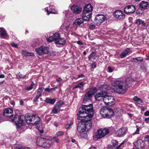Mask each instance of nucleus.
<instances>
[{
    "label": "nucleus",
    "instance_id": "1",
    "mask_svg": "<svg viewBox=\"0 0 149 149\" xmlns=\"http://www.w3.org/2000/svg\"><path fill=\"white\" fill-rule=\"evenodd\" d=\"M132 80L130 77H128L125 80L124 86V81L120 80L114 81L112 84V89L116 93L119 94H124L126 91V86L130 85Z\"/></svg>",
    "mask_w": 149,
    "mask_h": 149
},
{
    "label": "nucleus",
    "instance_id": "2",
    "mask_svg": "<svg viewBox=\"0 0 149 149\" xmlns=\"http://www.w3.org/2000/svg\"><path fill=\"white\" fill-rule=\"evenodd\" d=\"M93 105L91 104L89 105H84L79 109V113H77L78 119L81 118H92L94 114Z\"/></svg>",
    "mask_w": 149,
    "mask_h": 149
},
{
    "label": "nucleus",
    "instance_id": "3",
    "mask_svg": "<svg viewBox=\"0 0 149 149\" xmlns=\"http://www.w3.org/2000/svg\"><path fill=\"white\" fill-rule=\"evenodd\" d=\"M25 118L28 123L36 125L40 123V118L37 115H32L31 116L27 114L26 115Z\"/></svg>",
    "mask_w": 149,
    "mask_h": 149
},
{
    "label": "nucleus",
    "instance_id": "4",
    "mask_svg": "<svg viewBox=\"0 0 149 149\" xmlns=\"http://www.w3.org/2000/svg\"><path fill=\"white\" fill-rule=\"evenodd\" d=\"M109 132V130L106 128H100L97 131L96 137L97 139H100L105 136Z\"/></svg>",
    "mask_w": 149,
    "mask_h": 149
},
{
    "label": "nucleus",
    "instance_id": "5",
    "mask_svg": "<svg viewBox=\"0 0 149 149\" xmlns=\"http://www.w3.org/2000/svg\"><path fill=\"white\" fill-rule=\"evenodd\" d=\"M103 100L106 105L111 106L115 103V100L114 97L112 96H109L105 95L103 98Z\"/></svg>",
    "mask_w": 149,
    "mask_h": 149
},
{
    "label": "nucleus",
    "instance_id": "6",
    "mask_svg": "<svg viewBox=\"0 0 149 149\" xmlns=\"http://www.w3.org/2000/svg\"><path fill=\"white\" fill-rule=\"evenodd\" d=\"M35 50L36 52L40 55L48 54L49 52V47L44 46L36 48Z\"/></svg>",
    "mask_w": 149,
    "mask_h": 149
},
{
    "label": "nucleus",
    "instance_id": "7",
    "mask_svg": "<svg viewBox=\"0 0 149 149\" xmlns=\"http://www.w3.org/2000/svg\"><path fill=\"white\" fill-rule=\"evenodd\" d=\"M105 17L104 15H97L95 17L94 22L96 25L99 26L105 21Z\"/></svg>",
    "mask_w": 149,
    "mask_h": 149
},
{
    "label": "nucleus",
    "instance_id": "8",
    "mask_svg": "<svg viewBox=\"0 0 149 149\" xmlns=\"http://www.w3.org/2000/svg\"><path fill=\"white\" fill-rule=\"evenodd\" d=\"M91 118L89 119L88 117L87 118H81L79 119V120L83 121L85 126L86 128V131H88L90 130L92 127L91 122Z\"/></svg>",
    "mask_w": 149,
    "mask_h": 149
},
{
    "label": "nucleus",
    "instance_id": "9",
    "mask_svg": "<svg viewBox=\"0 0 149 149\" xmlns=\"http://www.w3.org/2000/svg\"><path fill=\"white\" fill-rule=\"evenodd\" d=\"M21 116L17 115H15L13 119V121L14 122L15 125L18 127H19L23 124V120L21 118Z\"/></svg>",
    "mask_w": 149,
    "mask_h": 149
},
{
    "label": "nucleus",
    "instance_id": "10",
    "mask_svg": "<svg viewBox=\"0 0 149 149\" xmlns=\"http://www.w3.org/2000/svg\"><path fill=\"white\" fill-rule=\"evenodd\" d=\"M46 137L45 136H39L37 139V145L43 148V147L46 146V145L44 143Z\"/></svg>",
    "mask_w": 149,
    "mask_h": 149
},
{
    "label": "nucleus",
    "instance_id": "11",
    "mask_svg": "<svg viewBox=\"0 0 149 149\" xmlns=\"http://www.w3.org/2000/svg\"><path fill=\"white\" fill-rule=\"evenodd\" d=\"M136 10L135 6L133 5H128L126 6L124 8V12L127 14H132L134 13Z\"/></svg>",
    "mask_w": 149,
    "mask_h": 149
},
{
    "label": "nucleus",
    "instance_id": "12",
    "mask_svg": "<svg viewBox=\"0 0 149 149\" xmlns=\"http://www.w3.org/2000/svg\"><path fill=\"white\" fill-rule=\"evenodd\" d=\"M3 115L7 118H12L13 116V111L10 108L6 109L4 111Z\"/></svg>",
    "mask_w": 149,
    "mask_h": 149
},
{
    "label": "nucleus",
    "instance_id": "13",
    "mask_svg": "<svg viewBox=\"0 0 149 149\" xmlns=\"http://www.w3.org/2000/svg\"><path fill=\"white\" fill-rule=\"evenodd\" d=\"M114 17L119 19H123L125 18V16L120 10H117L114 13Z\"/></svg>",
    "mask_w": 149,
    "mask_h": 149
},
{
    "label": "nucleus",
    "instance_id": "14",
    "mask_svg": "<svg viewBox=\"0 0 149 149\" xmlns=\"http://www.w3.org/2000/svg\"><path fill=\"white\" fill-rule=\"evenodd\" d=\"M83 121L80 120L79 122L78 123L77 127V130L79 132H82L86 131V128L85 126Z\"/></svg>",
    "mask_w": 149,
    "mask_h": 149
},
{
    "label": "nucleus",
    "instance_id": "15",
    "mask_svg": "<svg viewBox=\"0 0 149 149\" xmlns=\"http://www.w3.org/2000/svg\"><path fill=\"white\" fill-rule=\"evenodd\" d=\"M60 37V36L59 33L58 32H56L52 36H50L47 39V40L48 42L56 41L59 39Z\"/></svg>",
    "mask_w": 149,
    "mask_h": 149
},
{
    "label": "nucleus",
    "instance_id": "16",
    "mask_svg": "<svg viewBox=\"0 0 149 149\" xmlns=\"http://www.w3.org/2000/svg\"><path fill=\"white\" fill-rule=\"evenodd\" d=\"M92 13L83 11L82 18L84 21L88 22L91 17Z\"/></svg>",
    "mask_w": 149,
    "mask_h": 149
},
{
    "label": "nucleus",
    "instance_id": "17",
    "mask_svg": "<svg viewBox=\"0 0 149 149\" xmlns=\"http://www.w3.org/2000/svg\"><path fill=\"white\" fill-rule=\"evenodd\" d=\"M71 9L74 13L79 14L81 12L82 8L80 6L74 5L71 7Z\"/></svg>",
    "mask_w": 149,
    "mask_h": 149
},
{
    "label": "nucleus",
    "instance_id": "18",
    "mask_svg": "<svg viewBox=\"0 0 149 149\" xmlns=\"http://www.w3.org/2000/svg\"><path fill=\"white\" fill-rule=\"evenodd\" d=\"M107 95L105 91H101L95 95V97L96 100H99L104 97Z\"/></svg>",
    "mask_w": 149,
    "mask_h": 149
},
{
    "label": "nucleus",
    "instance_id": "19",
    "mask_svg": "<svg viewBox=\"0 0 149 149\" xmlns=\"http://www.w3.org/2000/svg\"><path fill=\"white\" fill-rule=\"evenodd\" d=\"M127 130V129L126 127H122L117 131L116 134L118 136H121L125 134Z\"/></svg>",
    "mask_w": 149,
    "mask_h": 149
},
{
    "label": "nucleus",
    "instance_id": "20",
    "mask_svg": "<svg viewBox=\"0 0 149 149\" xmlns=\"http://www.w3.org/2000/svg\"><path fill=\"white\" fill-rule=\"evenodd\" d=\"M144 142L142 140L139 139L137 140L135 145L137 149H139L140 148H142L144 147Z\"/></svg>",
    "mask_w": 149,
    "mask_h": 149
},
{
    "label": "nucleus",
    "instance_id": "21",
    "mask_svg": "<svg viewBox=\"0 0 149 149\" xmlns=\"http://www.w3.org/2000/svg\"><path fill=\"white\" fill-rule=\"evenodd\" d=\"M107 111L106 113V118H110L113 117L114 115V112L113 109L108 107Z\"/></svg>",
    "mask_w": 149,
    "mask_h": 149
},
{
    "label": "nucleus",
    "instance_id": "22",
    "mask_svg": "<svg viewBox=\"0 0 149 149\" xmlns=\"http://www.w3.org/2000/svg\"><path fill=\"white\" fill-rule=\"evenodd\" d=\"M108 107L104 106L101 108L100 110V113L104 118H106V113L107 111Z\"/></svg>",
    "mask_w": 149,
    "mask_h": 149
},
{
    "label": "nucleus",
    "instance_id": "23",
    "mask_svg": "<svg viewBox=\"0 0 149 149\" xmlns=\"http://www.w3.org/2000/svg\"><path fill=\"white\" fill-rule=\"evenodd\" d=\"M92 10L93 7L90 4H88L84 6L83 11L92 13Z\"/></svg>",
    "mask_w": 149,
    "mask_h": 149
},
{
    "label": "nucleus",
    "instance_id": "24",
    "mask_svg": "<svg viewBox=\"0 0 149 149\" xmlns=\"http://www.w3.org/2000/svg\"><path fill=\"white\" fill-rule=\"evenodd\" d=\"M46 139H45V144L46 145V146L45 147H43V148H49V147L52 144V141L50 139V138L47 136H45Z\"/></svg>",
    "mask_w": 149,
    "mask_h": 149
},
{
    "label": "nucleus",
    "instance_id": "25",
    "mask_svg": "<svg viewBox=\"0 0 149 149\" xmlns=\"http://www.w3.org/2000/svg\"><path fill=\"white\" fill-rule=\"evenodd\" d=\"M70 24L69 22H65L63 24L61 27L63 29L66 30L67 31L69 30Z\"/></svg>",
    "mask_w": 149,
    "mask_h": 149
},
{
    "label": "nucleus",
    "instance_id": "26",
    "mask_svg": "<svg viewBox=\"0 0 149 149\" xmlns=\"http://www.w3.org/2000/svg\"><path fill=\"white\" fill-rule=\"evenodd\" d=\"M93 95L89 91L87 92L83 98V102H85L88 101L91 97Z\"/></svg>",
    "mask_w": 149,
    "mask_h": 149
},
{
    "label": "nucleus",
    "instance_id": "27",
    "mask_svg": "<svg viewBox=\"0 0 149 149\" xmlns=\"http://www.w3.org/2000/svg\"><path fill=\"white\" fill-rule=\"evenodd\" d=\"M130 51V49L127 48L125 50L122 52L120 55V57L121 58H125Z\"/></svg>",
    "mask_w": 149,
    "mask_h": 149
},
{
    "label": "nucleus",
    "instance_id": "28",
    "mask_svg": "<svg viewBox=\"0 0 149 149\" xmlns=\"http://www.w3.org/2000/svg\"><path fill=\"white\" fill-rule=\"evenodd\" d=\"M0 35L3 38L6 37L7 35V33L6 30L3 27L0 28Z\"/></svg>",
    "mask_w": 149,
    "mask_h": 149
},
{
    "label": "nucleus",
    "instance_id": "29",
    "mask_svg": "<svg viewBox=\"0 0 149 149\" xmlns=\"http://www.w3.org/2000/svg\"><path fill=\"white\" fill-rule=\"evenodd\" d=\"M148 5V3L146 1H142L140 3V6L143 8L147 9Z\"/></svg>",
    "mask_w": 149,
    "mask_h": 149
},
{
    "label": "nucleus",
    "instance_id": "30",
    "mask_svg": "<svg viewBox=\"0 0 149 149\" xmlns=\"http://www.w3.org/2000/svg\"><path fill=\"white\" fill-rule=\"evenodd\" d=\"M96 52V51L93 52L88 57V59L91 60V59H95L97 58Z\"/></svg>",
    "mask_w": 149,
    "mask_h": 149
},
{
    "label": "nucleus",
    "instance_id": "31",
    "mask_svg": "<svg viewBox=\"0 0 149 149\" xmlns=\"http://www.w3.org/2000/svg\"><path fill=\"white\" fill-rule=\"evenodd\" d=\"M83 21L84 20L82 18H78L75 20L74 24L76 25H80L83 23Z\"/></svg>",
    "mask_w": 149,
    "mask_h": 149
},
{
    "label": "nucleus",
    "instance_id": "32",
    "mask_svg": "<svg viewBox=\"0 0 149 149\" xmlns=\"http://www.w3.org/2000/svg\"><path fill=\"white\" fill-rule=\"evenodd\" d=\"M85 83L84 82H81L78 84L77 85L74 87L73 89L77 88H79L80 90H83V87Z\"/></svg>",
    "mask_w": 149,
    "mask_h": 149
},
{
    "label": "nucleus",
    "instance_id": "33",
    "mask_svg": "<svg viewBox=\"0 0 149 149\" xmlns=\"http://www.w3.org/2000/svg\"><path fill=\"white\" fill-rule=\"evenodd\" d=\"M22 54L23 56L27 57L30 56H33L34 54L33 53H30L25 51H22Z\"/></svg>",
    "mask_w": 149,
    "mask_h": 149
},
{
    "label": "nucleus",
    "instance_id": "34",
    "mask_svg": "<svg viewBox=\"0 0 149 149\" xmlns=\"http://www.w3.org/2000/svg\"><path fill=\"white\" fill-rule=\"evenodd\" d=\"M58 40L55 42L56 43V44L63 45L65 43V40L64 38H60Z\"/></svg>",
    "mask_w": 149,
    "mask_h": 149
},
{
    "label": "nucleus",
    "instance_id": "35",
    "mask_svg": "<svg viewBox=\"0 0 149 149\" xmlns=\"http://www.w3.org/2000/svg\"><path fill=\"white\" fill-rule=\"evenodd\" d=\"M136 24L138 25H142V26H145L146 25V23L140 19H138L136 21Z\"/></svg>",
    "mask_w": 149,
    "mask_h": 149
},
{
    "label": "nucleus",
    "instance_id": "36",
    "mask_svg": "<svg viewBox=\"0 0 149 149\" xmlns=\"http://www.w3.org/2000/svg\"><path fill=\"white\" fill-rule=\"evenodd\" d=\"M56 99L55 98L50 99L49 98H47L46 99V102L47 103L53 104L55 102Z\"/></svg>",
    "mask_w": 149,
    "mask_h": 149
},
{
    "label": "nucleus",
    "instance_id": "37",
    "mask_svg": "<svg viewBox=\"0 0 149 149\" xmlns=\"http://www.w3.org/2000/svg\"><path fill=\"white\" fill-rule=\"evenodd\" d=\"M44 89V88L42 87L39 88L38 90L37 95L41 97L42 96V93Z\"/></svg>",
    "mask_w": 149,
    "mask_h": 149
},
{
    "label": "nucleus",
    "instance_id": "38",
    "mask_svg": "<svg viewBox=\"0 0 149 149\" xmlns=\"http://www.w3.org/2000/svg\"><path fill=\"white\" fill-rule=\"evenodd\" d=\"M133 100L136 101L139 104H141L143 102L142 100L136 96L134 97Z\"/></svg>",
    "mask_w": 149,
    "mask_h": 149
},
{
    "label": "nucleus",
    "instance_id": "39",
    "mask_svg": "<svg viewBox=\"0 0 149 149\" xmlns=\"http://www.w3.org/2000/svg\"><path fill=\"white\" fill-rule=\"evenodd\" d=\"M97 91V89L95 87H92L91 89L89 91L93 95H94Z\"/></svg>",
    "mask_w": 149,
    "mask_h": 149
},
{
    "label": "nucleus",
    "instance_id": "40",
    "mask_svg": "<svg viewBox=\"0 0 149 149\" xmlns=\"http://www.w3.org/2000/svg\"><path fill=\"white\" fill-rule=\"evenodd\" d=\"M34 86V83L33 82H32L30 86L29 87H26L25 88V89L27 91H30L33 88V87Z\"/></svg>",
    "mask_w": 149,
    "mask_h": 149
},
{
    "label": "nucleus",
    "instance_id": "41",
    "mask_svg": "<svg viewBox=\"0 0 149 149\" xmlns=\"http://www.w3.org/2000/svg\"><path fill=\"white\" fill-rule=\"evenodd\" d=\"M131 59L133 60H136L139 62H141L143 60V58L142 57H138L136 58H132Z\"/></svg>",
    "mask_w": 149,
    "mask_h": 149
},
{
    "label": "nucleus",
    "instance_id": "42",
    "mask_svg": "<svg viewBox=\"0 0 149 149\" xmlns=\"http://www.w3.org/2000/svg\"><path fill=\"white\" fill-rule=\"evenodd\" d=\"M64 134V132L62 131H59L57 132L56 133V136L58 137L62 136Z\"/></svg>",
    "mask_w": 149,
    "mask_h": 149
},
{
    "label": "nucleus",
    "instance_id": "43",
    "mask_svg": "<svg viewBox=\"0 0 149 149\" xmlns=\"http://www.w3.org/2000/svg\"><path fill=\"white\" fill-rule=\"evenodd\" d=\"M25 76V75L19 73L16 75V78L19 79L22 78H24Z\"/></svg>",
    "mask_w": 149,
    "mask_h": 149
},
{
    "label": "nucleus",
    "instance_id": "44",
    "mask_svg": "<svg viewBox=\"0 0 149 149\" xmlns=\"http://www.w3.org/2000/svg\"><path fill=\"white\" fill-rule=\"evenodd\" d=\"M112 143L114 148L118 145V142L116 140H113L112 141Z\"/></svg>",
    "mask_w": 149,
    "mask_h": 149
},
{
    "label": "nucleus",
    "instance_id": "45",
    "mask_svg": "<svg viewBox=\"0 0 149 149\" xmlns=\"http://www.w3.org/2000/svg\"><path fill=\"white\" fill-rule=\"evenodd\" d=\"M52 139L56 143H58L59 141V140L58 139V137L56 136H54L53 137Z\"/></svg>",
    "mask_w": 149,
    "mask_h": 149
},
{
    "label": "nucleus",
    "instance_id": "46",
    "mask_svg": "<svg viewBox=\"0 0 149 149\" xmlns=\"http://www.w3.org/2000/svg\"><path fill=\"white\" fill-rule=\"evenodd\" d=\"M145 141L148 144H149V136L147 135L145 137Z\"/></svg>",
    "mask_w": 149,
    "mask_h": 149
},
{
    "label": "nucleus",
    "instance_id": "47",
    "mask_svg": "<svg viewBox=\"0 0 149 149\" xmlns=\"http://www.w3.org/2000/svg\"><path fill=\"white\" fill-rule=\"evenodd\" d=\"M89 27L90 29L93 30L95 29V26L93 23H91L90 24Z\"/></svg>",
    "mask_w": 149,
    "mask_h": 149
},
{
    "label": "nucleus",
    "instance_id": "48",
    "mask_svg": "<svg viewBox=\"0 0 149 149\" xmlns=\"http://www.w3.org/2000/svg\"><path fill=\"white\" fill-rule=\"evenodd\" d=\"M45 10L48 13V14L49 15L50 13H54V14H56V12H53L52 11H48V7H46L45 8Z\"/></svg>",
    "mask_w": 149,
    "mask_h": 149
},
{
    "label": "nucleus",
    "instance_id": "49",
    "mask_svg": "<svg viewBox=\"0 0 149 149\" xmlns=\"http://www.w3.org/2000/svg\"><path fill=\"white\" fill-rule=\"evenodd\" d=\"M63 104V101H59L57 103L56 105L61 107Z\"/></svg>",
    "mask_w": 149,
    "mask_h": 149
},
{
    "label": "nucleus",
    "instance_id": "50",
    "mask_svg": "<svg viewBox=\"0 0 149 149\" xmlns=\"http://www.w3.org/2000/svg\"><path fill=\"white\" fill-rule=\"evenodd\" d=\"M96 63L95 62H94L91 65V67L92 68H95L96 67Z\"/></svg>",
    "mask_w": 149,
    "mask_h": 149
},
{
    "label": "nucleus",
    "instance_id": "51",
    "mask_svg": "<svg viewBox=\"0 0 149 149\" xmlns=\"http://www.w3.org/2000/svg\"><path fill=\"white\" fill-rule=\"evenodd\" d=\"M11 45L12 47H14L16 48H18V45L17 44L13 43L11 44Z\"/></svg>",
    "mask_w": 149,
    "mask_h": 149
},
{
    "label": "nucleus",
    "instance_id": "52",
    "mask_svg": "<svg viewBox=\"0 0 149 149\" xmlns=\"http://www.w3.org/2000/svg\"><path fill=\"white\" fill-rule=\"evenodd\" d=\"M58 111L56 109H55L54 107L52 110V112L55 114L57 113Z\"/></svg>",
    "mask_w": 149,
    "mask_h": 149
},
{
    "label": "nucleus",
    "instance_id": "53",
    "mask_svg": "<svg viewBox=\"0 0 149 149\" xmlns=\"http://www.w3.org/2000/svg\"><path fill=\"white\" fill-rule=\"evenodd\" d=\"M136 131L134 132V133H135V134L138 133L139 132V130H140L139 127V126H136Z\"/></svg>",
    "mask_w": 149,
    "mask_h": 149
},
{
    "label": "nucleus",
    "instance_id": "54",
    "mask_svg": "<svg viewBox=\"0 0 149 149\" xmlns=\"http://www.w3.org/2000/svg\"><path fill=\"white\" fill-rule=\"evenodd\" d=\"M40 97V96L37 95L36 97L35 98L33 99V101L34 102H35Z\"/></svg>",
    "mask_w": 149,
    "mask_h": 149
},
{
    "label": "nucleus",
    "instance_id": "55",
    "mask_svg": "<svg viewBox=\"0 0 149 149\" xmlns=\"http://www.w3.org/2000/svg\"><path fill=\"white\" fill-rule=\"evenodd\" d=\"M55 109L58 111H59L60 110V107L58 105H56L54 107Z\"/></svg>",
    "mask_w": 149,
    "mask_h": 149
},
{
    "label": "nucleus",
    "instance_id": "56",
    "mask_svg": "<svg viewBox=\"0 0 149 149\" xmlns=\"http://www.w3.org/2000/svg\"><path fill=\"white\" fill-rule=\"evenodd\" d=\"M16 149H30V148L29 147H18V148H17Z\"/></svg>",
    "mask_w": 149,
    "mask_h": 149
},
{
    "label": "nucleus",
    "instance_id": "57",
    "mask_svg": "<svg viewBox=\"0 0 149 149\" xmlns=\"http://www.w3.org/2000/svg\"><path fill=\"white\" fill-rule=\"evenodd\" d=\"M81 137L85 138L87 136V134L86 133H81Z\"/></svg>",
    "mask_w": 149,
    "mask_h": 149
},
{
    "label": "nucleus",
    "instance_id": "58",
    "mask_svg": "<svg viewBox=\"0 0 149 149\" xmlns=\"http://www.w3.org/2000/svg\"><path fill=\"white\" fill-rule=\"evenodd\" d=\"M108 72H112L113 71V70L112 68L110 67L109 66L108 67Z\"/></svg>",
    "mask_w": 149,
    "mask_h": 149
},
{
    "label": "nucleus",
    "instance_id": "59",
    "mask_svg": "<svg viewBox=\"0 0 149 149\" xmlns=\"http://www.w3.org/2000/svg\"><path fill=\"white\" fill-rule=\"evenodd\" d=\"M123 142H122L120 144V145H119L118 147H116L115 149H120V147L121 146V145L123 144Z\"/></svg>",
    "mask_w": 149,
    "mask_h": 149
},
{
    "label": "nucleus",
    "instance_id": "60",
    "mask_svg": "<svg viewBox=\"0 0 149 149\" xmlns=\"http://www.w3.org/2000/svg\"><path fill=\"white\" fill-rule=\"evenodd\" d=\"M72 124V121H69L68 123V125L70 127Z\"/></svg>",
    "mask_w": 149,
    "mask_h": 149
},
{
    "label": "nucleus",
    "instance_id": "61",
    "mask_svg": "<svg viewBox=\"0 0 149 149\" xmlns=\"http://www.w3.org/2000/svg\"><path fill=\"white\" fill-rule=\"evenodd\" d=\"M84 77V75L83 74H81L79 75L78 76V78H83Z\"/></svg>",
    "mask_w": 149,
    "mask_h": 149
},
{
    "label": "nucleus",
    "instance_id": "62",
    "mask_svg": "<svg viewBox=\"0 0 149 149\" xmlns=\"http://www.w3.org/2000/svg\"><path fill=\"white\" fill-rule=\"evenodd\" d=\"M45 91L48 92H50L51 91H50V89L49 88H45L44 89Z\"/></svg>",
    "mask_w": 149,
    "mask_h": 149
},
{
    "label": "nucleus",
    "instance_id": "63",
    "mask_svg": "<svg viewBox=\"0 0 149 149\" xmlns=\"http://www.w3.org/2000/svg\"><path fill=\"white\" fill-rule=\"evenodd\" d=\"M144 115L146 116H149V111H146L144 113Z\"/></svg>",
    "mask_w": 149,
    "mask_h": 149
},
{
    "label": "nucleus",
    "instance_id": "64",
    "mask_svg": "<svg viewBox=\"0 0 149 149\" xmlns=\"http://www.w3.org/2000/svg\"><path fill=\"white\" fill-rule=\"evenodd\" d=\"M77 43L79 45H83V44L81 41L79 40L77 42Z\"/></svg>",
    "mask_w": 149,
    "mask_h": 149
}]
</instances>
